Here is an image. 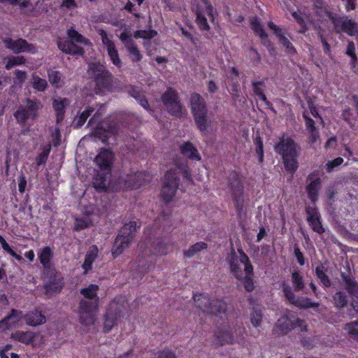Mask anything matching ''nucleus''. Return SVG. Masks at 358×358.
Returning a JSON list of instances; mask_svg holds the SVG:
<instances>
[{
  "instance_id": "1",
  "label": "nucleus",
  "mask_w": 358,
  "mask_h": 358,
  "mask_svg": "<svg viewBox=\"0 0 358 358\" xmlns=\"http://www.w3.org/2000/svg\"><path fill=\"white\" fill-rule=\"evenodd\" d=\"M99 287L96 285H90L81 290V294L91 301L81 300L78 308V320L80 323L85 327H90L96 322L99 313V299L96 296Z\"/></svg>"
},
{
  "instance_id": "2",
  "label": "nucleus",
  "mask_w": 358,
  "mask_h": 358,
  "mask_svg": "<svg viewBox=\"0 0 358 358\" xmlns=\"http://www.w3.org/2000/svg\"><path fill=\"white\" fill-rule=\"evenodd\" d=\"M231 271L236 278L241 280L246 290L250 292L253 289L252 275L253 268L249 263L247 255L238 250L237 252H232L229 257Z\"/></svg>"
},
{
  "instance_id": "3",
  "label": "nucleus",
  "mask_w": 358,
  "mask_h": 358,
  "mask_svg": "<svg viewBox=\"0 0 358 358\" xmlns=\"http://www.w3.org/2000/svg\"><path fill=\"white\" fill-rule=\"evenodd\" d=\"M67 34L68 36L71 39V41L59 39L57 43L58 48L62 52L66 54L83 55V48L78 45L75 44L74 42L85 45H90L88 40L73 28L69 29Z\"/></svg>"
},
{
  "instance_id": "4",
  "label": "nucleus",
  "mask_w": 358,
  "mask_h": 358,
  "mask_svg": "<svg viewBox=\"0 0 358 358\" xmlns=\"http://www.w3.org/2000/svg\"><path fill=\"white\" fill-rule=\"evenodd\" d=\"M176 171H174V172L169 171L164 176L162 189V196L166 201H171L176 194L178 187V178L176 176L177 173H179V172H183L187 178H189V173L185 168L178 167L177 173Z\"/></svg>"
},
{
  "instance_id": "5",
  "label": "nucleus",
  "mask_w": 358,
  "mask_h": 358,
  "mask_svg": "<svg viewBox=\"0 0 358 358\" xmlns=\"http://www.w3.org/2000/svg\"><path fill=\"white\" fill-rule=\"evenodd\" d=\"M190 106L198 128L200 131H205L208 126V117L203 99L199 94H192L190 98Z\"/></svg>"
},
{
  "instance_id": "6",
  "label": "nucleus",
  "mask_w": 358,
  "mask_h": 358,
  "mask_svg": "<svg viewBox=\"0 0 358 358\" xmlns=\"http://www.w3.org/2000/svg\"><path fill=\"white\" fill-rule=\"evenodd\" d=\"M192 7L196 15V23L202 30H208L209 25L205 17V13L214 20L215 11L207 0H192Z\"/></svg>"
},
{
  "instance_id": "7",
  "label": "nucleus",
  "mask_w": 358,
  "mask_h": 358,
  "mask_svg": "<svg viewBox=\"0 0 358 358\" xmlns=\"http://www.w3.org/2000/svg\"><path fill=\"white\" fill-rule=\"evenodd\" d=\"M89 74L94 79L99 90H108L110 87L111 75L104 66L99 63L90 64Z\"/></svg>"
},
{
  "instance_id": "8",
  "label": "nucleus",
  "mask_w": 358,
  "mask_h": 358,
  "mask_svg": "<svg viewBox=\"0 0 358 358\" xmlns=\"http://www.w3.org/2000/svg\"><path fill=\"white\" fill-rule=\"evenodd\" d=\"M298 326L301 331H305L306 326L304 322L295 317L293 314L287 312V314L278 319L274 331L278 334H287L290 330Z\"/></svg>"
},
{
  "instance_id": "9",
  "label": "nucleus",
  "mask_w": 358,
  "mask_h": 358,
  "mask_svg": "<svg viewBox=\"0 0 358 358\" xmlns=\"http://www.w3.org/2000/svg\"><path fill=\"white\" fill-rule=\"evenodd\" d=\"M325 16L328 17L334 24L336 32L344 31L350 36L358 34V24L347 17H340L332 15L329 12H324Z\"/></svg>"
},
{
  "instance_id": "10",
  "label": "nucleus",
  "mask_w": 358,
  "mask_h": 358,
  "mask_svg": "<svg viewBox=\"0 0 358 358\" xmlns=\"http://www.w3.org/2000/svg\"><path fill=\"white\" fill-rule=\"evenodd\" d=\"M10 338L25 345L31 344L33 348H41L45 342L44 337L41 334L30 331H16L11 334Z\"/></svg>"
},
{
  "instance_id": "11",
  "label": "nucleus",
  "mask_w": 358,
  "mask_h": 358,
  "mask_svg": "<svg viewBox=\"0 0 358 358\" xmlns=\"http://www.w3.org/2000/svg\"><path fill=\"white\" fill-rule=\"evenodd\" d=\"M41 107L39 101L27 99L25 105L20 106L15 112V117L18 122L23 124L29 119H34Z\"/></svg>"
},
{
  "instance_id": "12",
  "label": "nucleus",
  "mask_w": 358,
  "mask_h": 358,
  "mask_svg": "<svg viewBox=\"0 0 358 358\" xmlns=\"http://www.w3.org/2000/svg\"><path fill=\"white\" fill-rule=\"evenodd\" d=\"M124 310V306L123 304H120L119 302L116 301H113L110 303L105 316L103 324V330L105 332H109L117 324Z\"/></svg>"
},
{
  "instance_id": "13",
  "label": "nucleus",
  "mask_w": 358,
  "mask_h": 358,
  "mask_svg": "<svg viewBox=\"0 0 358 358\" xmlns=\"http://www.w3.org/2000/svg\"><path fill=\"white\" fill-rule=\"evenodd\" d=\"M194 299L196 306L207 313L217 315L224 310L225 305L223 301L212 302L205 294L196 295Z\"/></svg>"
},
{
  "instance_id": "14",
  "label": "nucleus",
  "mask_w": 358,
  "mask_h": 358,
  "mask_svg": "<svg viewBox=\"0 0 358 358\" xmlns=\"http://www.w3.org/2000/svg\"><path fill=\"white\" fill-rule=\"evenodd\" d=\"M98 33L101 36L103 49L106 50L111 62L114 65L120 67L122 62L114 41H112L111 38L104 30L99 29Z\"/></svg>"
},
{
  "instance_id": "15",
  "label": "nucleus",
  "mask_w": 358,
  "mask_h": 358,
  "mask_svg": "<svg viewBox=\"0 0 358 358\" xmlns=\"http://www.w3.org/2000/svg\"><path fill=\"white\" fill-rule=\"evenodd\" d=\"M120 39L124 44L125 48L129 54L130 59L133 62L140 61L142 55L137 46L132 39V34L129 29L126 28L120 35Z\"/></svg>"
},
{
  "instance_id": "16",
  "label": "nucleus",
  "mask_w": 358,
  "mask_h": 358,
  "mask_svg": "<svg viewBox=\"0 0 358 358\" xmlns=\"http://www.w3.org/2000/svg\"><path fill=\"white\" fill-rule=\"evenodd\" d=\"M24 321V315L21 311L12 310L9 315L0 321V333L10 328L21 327Z\"/></svg>"
},
{
  "instance_id": "17",
  "label": "nucleus",
  "mask_w": 358,
  "mask_h": 358,
  "mask_svg": "<svg viewBox=\"0 0 358 358\" xmlns=\"http://www.w3.org/2000/svg\"><path fill=\"white\" fill-rule=\"evenodd\" d=\"M166 109L173 115H178L182 111V106L178 101L177 94L172 89L168 90L162 96Z\"/></svg>"
},
{
  "instance_id": "18",
  "label": "nucleus",
  "mask_w": 358,
  "mask_h": 358,
  "mask_svg": "<svg viewBox=\"0 0 358 358\" xmlns=\"http://www.w3.org/2000/svg\"><path fill=\"white\" fill-rule=\"evenodd\" d=\"M3 43L8 49L14 52H27L34 53L36 52L35 47L29 44L25 40L22 38L14 40L9 37L3 38Z\"/></svg>"
},
{
  "instance_id": "19",
  "label": "nucleus",
  "mask_w": 358,
  "mask_h": 358,
  "mask_svg": "<svg viewBox=\"0 0 358 358\" xmlns=\"http://www.w3.org/2000/svg\"><path fill=\"white\" fill-rule=\"evenodd\" d=\"M133 238L130 234L125 235L120 231L111 249L113 257L116 258L122 254L129 248Z\"/></svg>"
},
{
  "instance_id": "20",
  "label": "nucleus",
  "mask_w": 358,
  "mask_h": 358,
  "mask_svg": "<svg viewBox=\"0 0 358 358\" xmlns=\"http://www.w3.org/2000/svg\"><path fill=\"white\" fill-rule=\"evenodd\" d=\"M285 5L287 10H289L291 13L292 17L301 26V29L299 31L300 32H305V31L309 28V26H310L312 24H314V23L312 22L313 19L310 18V17H309L308 14L303 13L301 10H299V14L298 13L294 10L291 4L288 1H285Z\"/></svg>"
},
{
  "instance_id": "21",
  "label": "nucleus",
  "mask_w": 358,
  "mask_h": 358,
  "mask_svg": "<svg viewBox=\"0 0 358 358\" xmlns=\"http://www.w3.org/2000/svg\"><path fill=\"white\" fill-rule=\"evenodd\" d=\"M306 192L309 199L315 202L317 199V193L320 188V177L319 172H314L308 177Z\"/></svg>"
},
{
  "instance_id": "22",
  "label": "nucleus",
  "mask_w": 358,
  "mask_h": 358,
  "mask_svg": "<svg viewBox=\"0 0 358 358\" xmlns=\"http://www.w3.org/2000/svg\"><path fill=\"white\" fill-rule=\"evenodd\" d=\"M92 208V206L87 207L82 216L75 217L74 230L80 231L93 224Z\"/></svg>"
},
{
  "instance_id": "23",
  "label": "nucleus",
  "mask_w": 358,
  "mask_h": 358,
  "mask_svg": "<svg viewBox=\"0 0 358 358\" xmlns=\"http://www.w3.org/2000/svg\"><path fill=\"white\" fill-rule=\"evenodd\" d=\"M284 294L289 301L294 306L302 308H308L315 307L317 305L316 303H313L308 298H296L292 293L291 289L288 287H284Z\"/></svg>"
},
{
  "instance_id": "24",
  "label": "nucleus",
  "mask_w": 358,
  "mask_h": 358,
  "mask_svg": "<svg viewBox=\"0 0 358 358\" xmlns=\"http://www.w3.org/2000/svg\"><path fill=\"white\" fill-rule=\"evenodd\" d=\"M275 150L282 157L286 155L294 156L296 152V145L293 140L288 137L283 136L281 141L275 145Z\"/></svg>"
},
{
  "instance_id": "25",
  "label": "nucleus",
  "mask_w": 358,
  "mask_h": 358,
  "mask_svg": "<svg viewBox=\"0 0 358 358\" xmlns=\"http://www.w3.org/2000/svg\"><path fill=\"white\" fill-rule=\"evenodd\" d=\"M95 117L90 120L89 122L90 126L94 129V135L101 139L102 141H106L107 138H109L110 135L113 134L116 131V127L115 125L113 126H106V123H102L100 127H97L96 128L94 127Z\"/></svg>"
},
{
  "instance_id": "26",
  "label": "nucleus",
  "mask_w": 358,
  "mask_h": 358,
  "mask_svg": "<svg viewBox=\"0 0 358 358\" xmlns=\"http://www.w3.org/2000/svg\"><path fill=\"white\" fill-rule=\"evenodd\" d=\"M308 221L311 225L313 229L319 233L322 234L324 232V229L320 221V216L317 210L314 207H308L307 210Z\"/></svg>"
},
{
  "instance_id": "27",
  "label": "nucleus",
  "mask_w": 358,
  "mask_h": 358,
  "mask_svg": "<svg viewBox=\"0 0 358 358\" xmlns=\"http://www.w3.org/2000/svg\"><path fill=\"white\" fill-rule=\"evenodd\" d=\"M113 161V153L106 149H101L95 158L96 164L103 170L109 169Z\"/></svg>"
},
{
  "instance_id": "28",
  "label": "nucleus",
  "mask_w": 358,
  "mask_h": 358,
  "mask_svg": "<svg viewBox=\"0 0 358 358\" xmlns=\"http://www.w3.org/2000/svg\"><path fill=\"white\" fill-rule=\"evenodd\" d=\"M217 343L221 345L225 344H233L235 342L234 332L229 327H221L216 333Z\"/></svg>"
},
{
  "instance_id": "29",
  "label": "nucleus",
  "mask_w": 358,
  "mask_h": 358,
  "mask_svg": "<svg viewBox=\"0 0 358 358\" xmlns=\"http://www.w3.org/2000/svg\"><path fill=\"white\" fill-rule=\"evenodd\" d=\"M145 173H137L134 175L127 176L124 179V188L136 189L141 186L143 180H144Z\"/></svg>"
},
{
  "instance_id": "30",
  "label": "nucleus",
  "mask_w": 358,
  "mask_h": 358,
  "mask_svg": "<svg viewBox=\"0 0 358 358\" xmlns=\"http://www.w3.org/2000/svg\"><path fill=\"white\" fill-rule=\"evenodd\" d=\"M99 250L96 245H92L89 248L85 255L84 263L82 266L85 273L92 268V264L96 259Z\"/></svg>"
},
{
  "instance_id": "31",
  "label": "nucleus",
  "mask_w": 358,
  "mask_h": 358,
  "mask_svg": "<svg viewBox=\"0 0 358 358\" xmlns=\"http://www.w3.org/2000/svg\"><path fill=\"white\" fill-rule=\"evenodd\" d=\"M25 323L27 325L36 327L37 325L43 324L46 321V317L41 312L37 310L31 312L24 315Z\"/></svg>"
},
{
  "instance_id": "32",
  "label": "nucleus",
  "mask_w": 358,
  "mask_h": 358,
  "mask_svg": "<svg viewBox=\"0 0 358 358\" xmlns=\"http://www.w3.org/2000/svg\"><path fill=\"white\" fill-rule=\"evenodd\" d=\"M69 103L66 99L57 98L53 100V108L56 113L57 122L63 120L64 108Z\"/></svg>"
},
{
  "instance_id": "33",
  "label": "nucleus",
  "mask_w": 358,
  "mask_h": 358,
  "mask_svg": "<svg viewBox=\"0 0 358 358\" xmlns=\"http://www.w3.org/2000/svg\"><path fill=\"white\" fill-rule=\"evenodd\" d=\"M347 289L353 297L352 306L358 315V285L351 280H346Z\"/></svg>"
},
{
  "instance_id": "34",
  "label": "nucleus",
  "mask_w": 358,
  "mask_h": 358,
  "mask_svg": "<svg viewBox=\"0 0 358 358\" xmlns=\"http://www.w3.org/2000/svg\"><path fill=\"white\" fill-rule=\"evenodd\" d=\"M230 189L231 195L236 203L241 201L243 195V184L240 179L235 178L234 180L230 182Z\"/></svg>"
},
{
  "instance_id": "35",
  "label": "nucleus",
  "mask_w": 358,
  "mask_h": 358,
  "mask_svg": "<svg viewBox=\"0 0 358 358\" xmlns=\"http://www.w3.org/2000/svg\"><path fill=\"white\" fill-rule=\"evenodd\" d=\"M303 117L306 120V126L307 130L308 131L311 142L315 143L317 141L319 136L316 128L314 127V121L310 117H308V111L303 112Z\"/></svg>"
},
{
  "instance_id": "36",
  "label": "nucleus",
  "mask_w": 358,
  "mask_h": 358,
  "mask_svg": "<svg viewBox=\"0 0 358 358\" xmlns=\"http://www.w3.org/2000/svg\"><path fill=\"white\" fill-rule=\"evenodd\" d=\"M181 153L185 156L193 160H200L201 157L196 148L190 143H184L181 148Z\"/></svg>"
},
{
  "instance_id": "37",
  "label": "nucleus",
  "mask_w": 358,
  "mask_h": 358,
  "mask_svg": "<svg viewBox=\"0 0 358 358\" xmlns=\"http://www.w3.org/2000/svg\"><path fill=\"white\" fill-rule=\"evenodd\" d=\"M52 256V252L48 247L43 248L38 253L40 262L45 268L50 267Z\"/></svg>"
},
{
  "instance_id": "38",
  "label": "nucleus",
  "mask_w": 358,
  "mask_h": 358,
  "mask_svg": "<svg viewBox=\"0 0 358 358\" xmlns=\"http://www.w3.org/2000/svg\"><path fill=\"white\" fill-rule=\"evenodd\" d=\"M24 62V59L22 56H12L3 58V64L6 69H10L11 68L21 65Z\"/></svg>"
},
{
  "instance_id": "39",
  "label": "nucleus",
  "mask_w": 358,
  "mask_h": 358,
  "mask_svg": "<svg viewBox=\"0 0 358 358\" xmlns=\"http://www.w3.org/2000/svg\"><path fill=\"white\" fill-rule=\"evenodd\" d=\"M207 244L204 242H199L192 245L188 250H185L183 254L186 257H192L194 255L200 252L201 251L206 249Z\"/></svg>"
},
{
  "instance_id": "40",
  "label": "nucleus",
  "mask_w": 358,
  "mask_h": 358,
  "mask_svg": "<svg viewBox=\"0 0 358 358\" xmlns=\"http://www.w3.org/2000/svg\"><path fill=\"white\" fill-rule=\"evenodd\" d=\"M284 160V164L286 169L291 172H294L298 167L297 162H296V154H294V156H287L282 157Z\"/></svg>"
},
{
  "instance_id": "41",
  "label": "nucleus",
  "mask_w": 358,
  "mask_h": 358,
  "mask_svg": "<svg viewBox=\"0 0 358 358\" xmlns=\"http://www.w3.org/2000/svg\"><path fill=\"white\" fill-rule=\"evenodd\" d=\"M94 111V108H88L85 109L82 113L77 116L74 119V124L76 127H80L83 125V124L86 122L88 117L91 115V113Z\"/></svg>"
},
{
  "instance_id": "42",
  "label": "nucleus",
  "mask_w": 358,
  "mask_h": 358,
  "mask_svg": "<svg viewBox=\"0 0 358 358\" xmlns=\"http://www.w3.org/2000/svg\"><path fill=\"white\" fill-rule=\"evenodd\" d=\"M48 86L47 81L36 75H32V87L38 91H44Z\"/></svg>"
},
{
  "instance_id": "43",
  "label": "nucleus",
  "mask_w": 358,
  "mask_h": 358,
  "mask_svg": "<svg viewBox=\"0 0 358 358\" xmlns=\"http://www.w3.org/2000/svg\"><path fill=\"white\" fill-rule=\"evenodd\" d=\"M50 144H47L43 147L42 152L36 158V163L37 166H41V164H44L46 162L48 157L50 154Z\"/></svg>"
},
{
  "instance_id": "44",
  "label": "nucleus",
  "mask_w": 358,
  "mask_h": 358,
  "mask_svg": "<svg viewBox=\"0 0 358 358\" xmlns=\"http://www.w3.org/2000/svg\"><path fill=\"white\" fill-rule=\"evenodd\" d=\"M255 146V153L258 157L259 162L262 163L264 159L263 141L259 136H257L254 140Z\"/></svg>"
},
{
  "instance_id": "45",
  "label": "nucleus",
  "mask_w": 358,
  "mask_h": 358,
  "mask_svg": "<svg viewBox=\"0 0 358 358\" xmlns=\"http://www.w3.org/2000/svg\"><path fill=\"white\" fill-rule=\"evenodd\" d=\"M157 33L154 30H138L134 33V36L136 38H143L150 40L157 36Z\"/></svg>"
},
{
  "instance_id": "46",
  "label": "nucleus",
  "mask_w": 358,
  "mask_h": 358,
  "mask_svg": "<svg viewBox=\"0 0 358 358\" xmlns=\"http://www.w3.org/2000/svg\"><path fill=\"white\" fill-rule=\"evenodd\" d=\"M252 29L254 30V31L259 36V37L262 39H264L266 38L267 35L264 32L262 26L259 23L257 19L252 18L250 21Z\"/></svg>"
},
{
  "instance_id": "47",
  "label": "nucleus",
  "mask_w": 358,
  "mask_h": 358,
  "mask_svg": "<svg viewBox=\"0 0 358 358\" xmlns=\"http://www.w3.org/2000/svg\"><path fill=\"white\" fill-rule=\"evenodd\" d=\"M48 79L50 83L56 87L61 86V76L59 71L55 70L48 71Z\"/></svg>"
},
{
  "instance_id": "48",
  "label": "nucleus",
  "mask_w": 358,
  "mask_h": 358,
  "mask_svg": "<svg viewBox=\"0 0 358 358\" xmlns=\"http://www.w3.org/2000/svg\"><path fill=\"white\" fill-rule=\"evenodd\" d=\"M345 329L353 339L358 340V322L347 324Z\"/></svg>"
},
{
  "instance_id": "49",
  "label": "nucleus",
  "mask_w": 358,
  "mask_h": 358,
  "mask_svg": "<svg viewBox=\"0 0 358 358\" xmlns=\"http://www.w3.org/2000/svg\"><path fill=\"white\" fill-rule=\"evenodd\" d=\"M138 227L139 226H137V223L135 221H130L124 225L120 232L125 235L130 234L134 237V233Z\"/></svg>"
},
{
  "instance_id": "50",
  "label": "nucleus",
  "mask_w": 358,
  "mask_h": 358,
  "mask_svg": "<svg viewBox=\"0 0 358 358\" xmlns=\"http://www.w3.org/2000/svg\"><path fill=\"white\" fill-rule=\"evenodd\" d=\"M262 320L260 310L253 309L250 314V322L255 327H259Z\"/></svg>"
},
{
  "instance_id": "51",
  "label": "nucleus",
  "mask_w": 358,
  "mask_h": 358,
  "mask_svg": "<svg viewBox=\"0 0 358 358\" xmlns=\"http://www.w3.org/2000/svg\"><path fill=\"white\" fill-rule=\"evenodd\" d=\"M131 95L138 101L140 104L144 108H148V103L146 99H144V95L137 89L134 88L130 91Z\"/></svg>"
},
{
  "instance_id": "52",
  "label": "nucleus",
  "mask_w": 358,
  "mask_h": 358,
  "mask_svg": "<svg viewBox=\"0 0 358 358\" xmlns=\"http://www.w3.org/2000/svg\"><path fill=\"white\" fill-rule=\"evenodd\" d=\"M315 273L317 276V278L320 279L321 283H322L323 285L327 287L330 285L329 280L328 277L326 275L324 271V266H317L315 269Z\"/></svg>"
},
{
  "instance_id": "53",
  "label": "nucleus",
  "mask_w": 358,
  "mask_h": 358,
  "mask_svg": "<svg viewBox=\"0 0 358 358\" xmlns=\"http://www.w3.org/2000/svg\"><path fill=\"white\" fill-rule=\"evenodd\" d=\"M94 187L100 192L106 190V178L102 175H98L93 182Z\"/></svg>"
},
{
  "instance_id": "54",
  "label": "nucleus",
  "mask_w": 358,
  "mask_h": 358,
  "mask_svg": "<svg viewBox=\"0 0 358 358\" xmlns=\"http://www.w3.org/2000/svg\"><path fill=\"white\" fill-rule=\"evenodd\" d=\"M292 278L293 286L296 290H301L303 288V278L299 273H293Z\"/></svg>"
},
{
  "instance_id": "55",
  "label": "nucleus",
  "mask_w": 358,
  "mask_h": 358,
  "mask_svg": "<svg viewBox=\"0 0 358 358\" xmlns=\"http://www.w3.org/2000/svg\"><path fill=\"white\" fill-rule=\"evenodd\" d=\"M334 300L336 306L339 308L344 307L348 301L346 299V295L341 292L336 293V294L334 296Z\"/></svg>"
},
{
  "instance_id": "56",
  "label": "nucleus",
  "mask_w": 358,
  "mask_h": 358,
  "mask_svg": "<svg viewBox=\"0 0 358 358\" xmlns=\"http://www.w3.org/2000/svg\"><path fill=\"white\" fill-rule=\"evenodd\" d=\"M346 54L350 57L351 58V67L354 68V64L356 63L357 60V56L355 54V46L353 42H350L348 44L347 50H346Z\"/></svg>"
},
{
  "instance_id": "57",
  "label": "nucleus",
  "mask_w": 358,
  "mask_h": 358,
  "mask_svg": "<svg viewBox=\"0 0 358 358\" xmlns=\"http://www.w3.org/2000/svg\"><path fill=\"white\" fill-rule=\"evenodd\" d=\"M278 38L280 43L282 44L284 47H285L286 50L288 52L292 54L295 52V49L293 45L287 37L283 36L282 34H279Z\"/></svg>"
},
{
  "instance_id": "58",
  "label": "nucleus",
  "mask_w": 358,
  "mask_h": 358,
  "mask_svg": "<svg viewBox=\"0 0 358 358\" xmlns=\"http://www.w3.org/2000/svg\"><path fill=\"white\" fill-rule=\"evenodd\" d=\"M62 285L59 282H51L45 287L46 293L52 294L61 290Z\"/></svg>"
},
{
  "instance_id": "59",
  "label": "nucleus",
  "mask_w": 358,
  "mask_h": 358,
  "mask_svg": "<svg viewBox=\"0 0 358 358\" xmlns=\"http://www.w3.org/2000/svg\"><path fill=\"white\" fill-rule=\"evenodd\" d=\"M343 162V159L341 157H338L332 161L329 162L326 166L329 171H331L334 167L341 165Z\"/></svg>"
},
{
  "instance_id": "60",
  "label": "nucleus",
  "mask_w": 358,
  "mask_h": 358,
  "mask_svg": "<svg viewBox=\"0 0 358 358\" xmlns=\"http://www.w3.org/2000/svg\"><path fill=\"white\" fill-rule=\"evenodd\" d=\"M27 186V180L24 176L21 175L18 178V189L20 193H24Z\"/></svg>"
},
{
  "instance_id": "61",
  "label": "nucleus",
  "mask_w": 358,
  "mask_h": 358,
  "mask_svg": "<svg viewBox=\"0 0 358 358\" xmlns=\"http://www.w3.org/2000/svg\"><path fill=\"white\" fill-rule=\"evenodd\" d=\"M15 79L17 83L22 84L27 78V73L25 71L17 70L15 71Z\"/></svg>"
},
{
  "instance_id": "62",
  "label": "nucleus",
  "mask_w": 358,
  "mask_h": 358,
  "mask_svg": "<svg viewBox=\"0 0 358 358\" xmlns=\"http://www.w3.org/2000/svg\"><path fill=\"white\" fill-rule=\"evenodd\" d=\"M0 244L3 248V250L9 254V252L13 250L9 244L6 242V241L0 235Z\"/></svg>"
},
{
  "instance_id": "63",
  "label": "nucleus",
  "mask_w": 358,
  "mask_h": 358,
  "mask_svg": "<svg viewBox=\"0 0 358 358\" xmlns=\"http://www.w3.org/2000/svg\"><path fill=\"white\" fill-rule=\"evenodd\" d=\"M0 244L3 248V250L9 254V252L13 250L9 244L6 242V241L0 235Z\"/></svg>"
},
{
  "instance_id": "64",
  "label": "nucleus",
  "mask_w": 358,
  "mask_h": 358,
  "mask_svg": "<svg viewBox=\"0 0 358 358\" xmlns=\"http://www.w3.org/2000/svg\"><path fill=\"white\" fill-rule=\"evenodd\" d=\"M11 4H18L21 8H27L30 4L29 0H13V2H9Z\"/></svg>"
}]
</instances>
